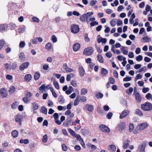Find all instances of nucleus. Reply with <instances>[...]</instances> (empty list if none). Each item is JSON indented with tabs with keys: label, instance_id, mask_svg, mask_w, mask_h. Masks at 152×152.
Wrapping results in <instances>:
<instances>
[{
	"label": "nucleus",
	"instance_id": "1",
	"mask_svg": "<svg viewBox=\"0 0 152 152\" xmlns=\"http://www.w3.org/2000/svg\"><path fill=\"white\" fill-rule=\"evenodd\" d=\"M55 122L58 125H60L61 124L62 122L65 120V117L62 116L60 118V121L58 119V114L57 113H55L53 115Z\"/></svg>",
	"mask_w": 152,
	"mask_h": 152
},
{
	"label": "nucleus",
	"instance_id": "52",
	"mask_svg": "<svg viewBox=\"0 0 152 152\" xmlns=\"http://www.w3.org/2000/svg\"><path fill=\"white\" fill-rule=\"evenodd\" d=\"M26 45V43L24 41H21L19 44V46L20 48H24Z\"/></svg>",
	"mask_w": 152,
	"mask_h": 152
},
{
	"label": "nucleus",
	"instance_id": "41",
	"mask_svg": "<svg viewBox=\"0 0 152 152\" xmlns=\"http://www.w3.org/2000/svg\"><path fill=\"white\" fill-rule=\"evenodd\" d=\"M87 13L83 15L80 17V20L83 22L85 21V18L86 20V16Z\"/></svg>",
	"mask_w": 152,
	"mask_h": 152
},
{
	"label": "nucleus",
	"instance_id": "31",
	"mask_svg": "<svg viewBox=\"0 0 152 152\" xmlns=\"http://www.w3.org/2000/svg\"><path fill=\"white\" fill-rule=\"evenodd\" d=\"M45 48L46 49L50 50L52 48V45L50 42H48L45 45Z\"/></svg>",
	"mask_w": 152,
	"mask_h": 152
},
{
	"label": "nucleus",
	"instance_id": "56",
	"mask_svg": "<svg viewBox=\"0 0 152 152\" xmlns=\"http://www.w3.org/2000/svg\"><path fill=\"white\" fill-rule=\"evenodd\" d=\"M6 78L7 80H10L13 79V77L12 75H7Z\"/></svg>",
	"mask_w": 152,
	"mask_h": 152
},
{
	"label": "nucleus",
	"instance_id": "19",
	"mask_svg": "<svg viewBox=\"0 0 152 152\" xmlns=\"http://www.w3.org/2000/svg\"><path fill=\"white\" fill-rule=\"evenodd\" d=\"M130 142V141L128 139L126 140L124 143L123 148L125 149L127 148Z\"/></svg>",
	"mask_w": 152,
	"mask_h": 152
},
{
	"label": "nucleus",
	"instance_id": "57",
	"mask_svg": "<svg viewBox=\"0 0 152 152\" xmlns=\"http://www.w3.org/2000/svg\"><path fill=\"white\" fill-rule=\"evenodd\" d=\"M98 24V22H97L96 21H94L90 23V25L91 26H94L95 25H97Z\"/></svg>",
	"mask_w": 152,
	"mask_h": 152
},
{
	"label": "nucleus",
	"instance_id": "48",
	"mask_svg": "<svg viewBox=\"0 0 152 152\" xmlns=\"http://www.w3.org/2000/svg\"><path fill=\"white\" fill-rule=\"evenodd\" d=\"M48 140V136L47 134L45 135L43 137L42 139V141L44 143H46Z\"/></svg>",
	"mask_w": 152,
	"mask_h": 152
},
{
	"label": "nucleus",
	"instance_id": "17",
	"mask_svg": "<svg viewBox=\"0 0 152 152\" xmlns=\"http://www.w3.org/2000/svg\"><path fill=\"white\" fill-rule=\"evenodd\" d=\"M32 76L30 74H27L25 75L24 77V80L26 82H29L31 79Z\"/></svg>",
	"mask_w": 152,
	"mask_h": 152
},
{
	"label": "nucleus",
	"instance_id": "44",
	"mask_svg": "<svg viewBox=\"0 0 152 152\" xmlns=\"http://www.w3.org/2000/svg\"><path fill=\"white\" fill-rule=\"evenodd\" d=\"M105 55L108 58H110L112 57L113 54L110 51H108L105 53Z\"/></svg>",
	"mask_w": 152,
	"mask_h": 152
},
{
	"label": "nucleus",
	"instance_id": "2",
	"mask_svg": "<svg viewBox=\"0 0 152 152\" xmlns=\"http://www.w3.org/2000/svg\"><path fill=\"white\" fill-rule=\"evenodd\" d=\"M142 109L145 111H150L152 109V105L151 103L146 102L141 105Z\"/></svg>",
	"mask_w": 152,
	"mask_h": 152
},
{
	"label": "nucleus",
	"instance_id": "24",
	"mask_svg": "<svg viewBox=\"0 0 152 152\" xmlns=\"http://www.w3.org/2000/svg\"><path fill=\"white\" fill-rule=\"evenodd\" d=\"M79 73L81 76H83L85 73V71L84 68L82 67H80L79 68Z\"/></svg>",
	"mask_w": 152,
	"mask_h": 152
},
{
	"label": "nucleus",
	"instance_id": "40",
	"mask_svg": "<svg viewBox=\"0 0 152 152\" xmlns=\"http://www.w3.org/2000/svg\"><path fill=\"white\" fill-rule=\"evenodd\" d=\"M133 88L132 87H130L129 89L126 91V92L128 95H131L133 91Z\"/></svg>",
	"mask_w": 152,
	"mask_h": 152
},
{
	"label": "nucleus",
	"instance_id": "37",
	"mask_svg": "<svg viewBox=\"0 0 152 152\" xmlns=\"http://www.w3.org/2000/svg\"><path fill=\"white\" fill-rule=\"evenodd\" d=\"M135 113L137 115L140 116H142L143 115V113L142 112H141V111L138 109H137L135 110Z\"/></svg>",
	"mask_w": 152,
	"mask_h": 152
},
{
	"label": "nucleus",
	"instance_id": "4",
	"mask_svg": "<svg viewBox=\"0 0 152 152\" xmlns=\"http://www.w3.org/2000/svg\"><path fill=\"white\" fill-rule=\"evenodd\" d=\"M94 12H88L87 13V17L86 21L88 23H89L91 22L94 21L95 19L94 17H92L91 15H93Z\"/></svg>",
	"mask_w": 152,
	"mask_h": 152
},
{
	"label": "nucleus",
	"instance_id": "36",
	"mask_svg": "<svg viewBox=\"0 0 152 152\" xmlns=\"http://www.w3.org/2000/svg\"><path fill=\"white\" fill-rule=\"evenodd\" d=\"M18 132L16 130L12 131V135L14 137H17L18 135Z\"/></svg>",
	"mask_w": 152,
	"mask_h": 152
},
{
	"label": "nucleus",
	"instance_id": "38",
	"mask_svg": "<svg viewBox=\"0 0 152 152\" xmlns=\"http://www.w3.org/2000/svg\"><path fill=\"white\" fill-rule=\"evenodd\" d=\"M41 112L43 114L46 115L48 113L47 109L45 107H43L41 109Z\"/></svg>",
	"mask_w": 152,
	"mask_h": 152
},
{
	"label": "nucleus",
	"instance_id": "60",
	"mask_svg": "<svg viewBox=\"0 0 152 152\" xmlns=\"http://www.w3.org/2000/svg\"><path fill=\"white\" fill-rule=\"evenodd\" d=\"M149 90V88H143L142 89V92L144 93H146Z\"/></svg>",
	"mask_w": 152,
	"mask_h": 152
},
{
	"label": "nucleus",
	"instance_id": "27",
	"mask_svg": "<svg viewBox=\"0 0 152 152\" xmlns=\"http://www.w3.org/2000/svg\"><path fill=\"white\" fill-rule=\"evenodd\" d=\"M32 109L33 110H37L39 107V106L38 104L35 102L33 103L32 104Z\"/></svg>",
	"mask_w": 152,
	"mask_h": 152
},
{
	"label": "nucleus",
	"instance_id": "49",
	"mask_svg": "<svg viewBox=\"0 0 152 152\" xmlns=\"http://www.w3.org/2000/svg\"><path fill=\"white\" fill-rule=\"evenodd\" d=\"M145 98L148 100L151 99L152 100V94H151L150 93L147 94L145 95Z\"/></svg>",
	"mask_w": 152,
	"mask_h": 152
},
{
	"label": "nucleus",
	"instance_id": "29",
	"mask_svg": "<svg viewBox=\"0 0 152 152\" xmlns=\"http://www.w3.org/2000/svg\"><path fill=\"white\" fill-rule=\"evenodd\" d=\"M19 59L21 61L23 60L25 58V56L24 53L22 52L19 53Z\"/></svg>",
	"mask_w": 152,
	"mask_h": 152
},
{
	"label": "nucleus",
	"instance_id": "59",
	"mask_svg": "<svg viewBox=\"0 0 152 152\" xmlns=\"http://www.w3.org/2000/svg\"><path fill=\"white\" fill-rule=\"evenodd\" d=\"M80 142V143L82 146L84 148H85L86 147L85 143L83 141V139L81 140L80 141H79Z\"/></svg>",
	"mask_w": 152,
	"mask_h": 152
},
{
	"label": "nucleus",
	"instance_id": "32",
	"mask_svg": "<svg viewBox=\"0 0 152 152\" xmlns=\"http://www.w3.org/2000/svg\"><path fill=\"white\" fill-rule=\"evenodd\" d=\"M117 23V20L116 19H113L110 22L111 25L113 26H114Z\"/></svg>",
	"mask_w": 152,
	"mask_h": 152
},
{
	"label": "nucleus",
	"instance_id": "12",
	"mask_svg": "<svg viewBox=\"0 0 152 152\" xmlns=\"http://www.w3.org/2000/svg\"><path fill=\"white\" fill-rule=\"evenodd\" d=\"M129 111L128 110L124 111L120 116L121 119H123L129 114Z\"/></svg>",
	"mask_w": 152,
	"mask_h": 152
},
{
	"label": "nucleus",
	"instance_id": "8",
	"mask_svg": "<svg viewBox=\"0 0 152 152\" xmlns=\"http://www.w3.org/2000/svg\"><path fill=\"white\" fill-rule=\"evenodd\" d=\"M100 129L102 131L105 133H109L110 130V129L106 126L102 124L100 125L99 127Z\"/></svg>",
	"mask_w": 152,
	"mask_h": 152
},
{
	"label": "nucleus",
	"instance_id": "45",
	"mask_svg": "<svg viewBox=\"0 0 152 152\" xmlns=\"http://www.w3.org/2000/svg\"><path fill=\"white\" fill-rule=\"evenodd\" d=\"M20 142L21 143H24L26 144L29 143V141L28 139L20 140Z\"/></svg>",
	"mask_w": 152,
	"mask_h": 152
},
{
	"label": "nucleus",
	"instance_id": "23",
	"mask_svg": "<svg viewBox=\"0 0 152 152\" xmlns=\"http://www.w3.org/2000/svg\"><path fill=\"white\" fill-rule=\"evenodd\" d=\"M19 104V102L18 101H15V102H14L11 105L12 108L13 109H16L17 107Z\"/></svg>",
	"mask_w": 152,
	"mask_h": 152
},
{
	"label": "nucleus",
	"instance_id": "7",
	"mask_svg": "<svg viewBox=\"0 0 152 152\" xmlns=\"http://www.w3.org/2000/svg\"><path fill=\"white\" fill-rule=\"evenodd\" d=\"M71 31L73 33H77L80 30V28L77 25L74 24L71 26Z\"/></svg>",
	"mask_w": 152,
	"mask_h": 152
},
{
	"label": "nucleus",
	"instance_id": "35",
	"mask_svg": "<svg viewBox=\"0 0 152 152\" xmlns=\"http://www.w3.org/2000/svg\"><path fill=\"white\" fill-rule=\"evenodd\" d=\"M17 64L15 62H14L12 65H11V70H15L16 69L17 67Z\"/></svg>",
	"mask_w": 152,
	"mask_h": 152
},
{
	"label": "nucleus",
	"instance_id": "16",
	"mask_svg": "<svg viewBox=\"0 0 152 152\" xmlns=\"http://www.w3.org/2000/svg\"><path fill=\"white\" fill-rule=\"evenodd\" d=\"M80 47V45L79 43H77L75 44L73 46V48L74 51H77Z\"/></svg>",
	"mask_w": 152,
	"mask_h": 152
},
{
	"label": "nucleus",
	"instance_id": "9",
	"mask_svg": "<svg viewBox=\"0 0 152 152\" xmlns=\"http://www.w3.org/2000/svg\"><path fill=\"white\" fill-rule=\"evenodd\" d=\"M126 127V123L124 122H121L118 126V128L120 131H122L124 130Z\"/></svg>",
	"mask_w": 152,
	"mask_h": 152
},
{
	"label": "nucleus",
	"instance_id": "18",
	"mask_svg": "<svg viewBox=\"0 0 152 152\" xmlns=\"http://www.w3.org/2000/svg\"><path fill=\"white\" fill-rule=\"evenodd\" d=\"M16 89L15 86H11L9 90V94L10 95H12L15 93Z\"/></svg>",
	"mask_w": 152,
	"mask_h": 152
},
{
	"label": "nucleus",
	"instance_id": "46",
	"mask_svg": "<svg viewBox=\"0 0 152 152\" xmlns=\"http://www.w3.org/2000/svg\"><path fill=\"white\" fill-rule=\"evenodd\" d=\"M64 69L65 71L67 72H72L74 71V70L72 69L69 68L67 66H66L65 67Z\"/></svg>",
	"mask_w": 152,
	"mask_h": 152
},
{
	"label": "nucleus",
	"instance_id": "58",
	"mask_svg": "<svg viewBox=\"0 0 152 152\" xmlns=\"http://www.w3.org/2000/svg\"><path fill=\"white\" fill-rule=\"evenodd\" d=\"M80 101L79 100V99L78 98H77L76 99L74 102V106H76L78 105L79 104Z\"/></svg>",
	"mask_w": 152,
	"mask_h": 152
},
{
	"label": "nucleus",
	"instance_id": "47",
	"mask_svg": "<svg viewBox=\"0 0 152 152\" xmlns=\"http://www.w3.org/2000/svg\"><path fill=\"white\" fill-rule=\"evenodd\" d=\"M95 96L98 99L102 98L103 97V95L101 93H97L95 94Z\"/></svg>",
	"mask_w": 152,
	"mask_h": 152
},
{
	"label": "nucleus",
	"instance_id": "5",
	"mask_svg": "<svg viewBox=\"0 0 152 152\" xmlns=\"http://www.w3.org/2000/svg\"><path fill=\"white\" fill-rule=\"evenodd\" d=\"M93 49L91 47H89L84 50L83 53L86 56H90L93 54Z\"/></svg>",
	"mask_w": 152,
	"mask_h": 152
},
{
	"label": "nucleus",
	"instance_id": "53",
	"mask_svg": "<svg viewBox=\"0 0 152 152\" xmlns=\"http://www.w3.org/2000/svg\"><path fill=\"white\" fill-rule=\"evenodd\" d=\"M143 59L142 56L140 55H139L136 58V60L138 61H141Z\"/></svg>",
	"mask_w": 152,
	"mask_h": 152
},
{
	"label": "nucleus",
	"instance_id": "10",
	"mask_svg": "<svg viewBox=\"0 0 152 152\" xmlns=\"http://www.w3.org/2000/svg\"><path fill=\"white\" fill-rule=\"evenodd\" d=\"M29 63L28 62H26L23 63L19 66L20 70L22 71L24 70L29 66Z\"/></svg>",
	"mask_w": 152,
	"mask_h": 152
},
{
	"label": "nucleus",
	"instance_id": "34",
	"mask_svg": "<svg viewBox=\"0 0 152 152\" xmlns=\"http://www.w3.org/2000/svg\"><path fill=\"white\" fill-rule=\"evenodd\" d=\"M49 89H50V91H51L53 96L55 98H56L58 96L55 92L53 88H49Z\"/></svg>",
	"mask_w": 152,
	"mask_h": 152
},
{
	"label": "nucleus",
	"instance_id": "51",
	"mask_svg": "<svg viewBox=\"0 0 152 152\" xmlns=\"http://www.w3.org/2000/svg\"><path fill=\"white\" fill-rule=\"evenodd\" d=\"M68 131L69 132L70 134H71L74 137L75 135V132L70 129H68Z\"/></svg>",
	"mask_w": 152,
	"mask_h": 152
},
{
	"label": "nucleus",
	"instance_id": "54",
	"mask_svg": "<svg viewBox=\"0 0 152 152\" xmlns=\"http://www.w3.org/2000/svg\"><path fill=\"white\" fill-rule=\"evenodd\" d=\"M51 40L54 43L56 42L57 41V38L55 35L52 36Z\"/></svg>",
	"mask_w": 152,
	"mask_h": 152
},
{
	"label": "nucleus",
	"instance_id": "21",
	"mask_svg": "<svg viewBox=\"0 0 152 152\" xmlns=\"http://www.w3.org/2000/svg\"><path fill=\"white\" fill-rule=\"evenodd\" d=\"M97 60L100 63H103L104 62V59L102 56L100 54L97 56Z\"/></svg>",
	"mask_w": 152,
	"mask_h": 152
},
{
	"label": "nucleus",
	"instance_id": "11",
	"mask_svg": "<svg viewBox=\"0 0 152 152\" xmlns=\"http://www.w3.org/2000/svg\"><path fill=\"white\" fill-rule=\"evenodd\" d=\"M1 96L3 98L6 97L7 96L8 93L6 88H3L1 89Z\"/></svg>",
	"mask_w": 152,
	"mask_h": 152
},
{
	"label": "nucleus",
	"instance_id": "22",
	"mask_svg": "<svg viewBox=\"0 0 152 152\" xmlns=\"http://www.w3.org/2000/svg\"><path fill=\"white\" fill-rule=\"evenodd\" d=\"M22 119V117L20 115H18L16 116L15 117V121L16 122L19 123L20 125L21 124V122Z\"/></svg>",
	"mask_w": 152,
	"mask_h": 152
},
{
	"label": "nucleus",
	"instance_id": "6",
	"mask_svg": "<svg viewBox=\"0 0 152 152\" xmlns=\"http://www.w3.org/2000/svg\"><path fill=\"white\" fill-rule=\"evenodd\" d=\"M129 132L132 133L133 134H137L138 133L137 129H134V125L132 123L129 124Z\"/></svg>",
	"mask_w": 152,
	"mask_h": 152
},
{
	"label": "nucleus",
	"instance_id": "63",
	"mask_svg": "<svg viewBox=\"0 0 152 152\" xmlns=\"http://www.w3.org/2000/svg\"><path fill=\"white\" fill-rule=\"evenodd\" d=\"M75 137L76 139L79 140V141L83 139L81 137V136L78 134H76L74 136Z\"/></svg>",
	"mask_w": 152,
	"mask_h": 152
},
{
	"label": "nucleus",
	"instance_id": "26",
	"mask_svg": "<svg viewBox=\"0 0 152 152\" xmlns=\"http://www.w3.org/2000/svg\"><path fill=\"white\" fill-rule=\"evenodd\" d=\"M151 40V38H148L147 37H143L142 39V41L143 42H149Z\"/></svg>",
	"mask_w": 152,
	"mask_h": 152
},
{
	"label": "nucleus",
	"instance_id": "25",
	"mask_svg": "<svg viewBox=\"0 0 152 152\" xmlns=\"http://www.w3.org/2000/svg\"><path fill=\"white\" fill-rule=\"evenodd\" d=\"M108 148L110 151L114 152H115L116 149V147L113 145H109Z\"/></svg>",
	"mask_w": 152,
	"mask_h": 152
},
{
	"label": "nucleus",
	"instance_id": "13",
	"mask_svg": "<svg viewBox=\"0 0 152 152\" xmlns=\"http://www.w3.org/2000/svg\"><path fill=\"white\" fill-rule=\"evenodd\" d=\"M97 42L100 43L102 42L105 43L107 42V40L106 39L101 37L100 35H98L97 37Z\"/></svg>",
	"mask_w": 152,
	"mask_h": 152
},
{
	"label": "nucleus",
	"instance_id": "43",
	"mask_svg": "<svg viewBox=\"0 0 152 152\" xmlns=\"http://www.w3.org/2000/svg\"><path fill=\"white\" fill-rule=\"evenodd\" d=\"M53 84L55 88L57 89H59V86L58 83L55 80H54L53 81Z\"/></svg>",
	"mask_w": 152,
	"mask_h": 152
},
{
	"label": "nucleus",
	"instance_id": "61",
	"mask_svg": "<svg viewBox=\"0 0 152 152\" xmlns=\"http://www.w3.org/2000/svg\"><path fill=\"white\" fill-rule=\"evenodd\" d=\"M7 27L6 25H4L1 27V29L2 31H4L7 29Z\"/></svg>",
	"mask_w": 152,
	"mask_h": 152
},
{
	"label": "nucleus",
	"instance_id": "28",
	"mask_svg": "<svg viewBox=\"0 0 152 152\" xmlns=\"http://www.w3.org/2000/svg\"><path fill=\"white\" fill-rule=\"evenodd\" d=\"M108 73V71L107 70L104 68H102L101 70V74L104 75H106Z\"/></svg>",
	"mask_w": 152,
	"mask_h": 152
},
{
	"label": "nucleus",
	"instance_id": "64",
	"mask_svg": "<svg viewBox=\"0 0 152 152\" xmlns=\"http://www.w3.org/2000/svg\"><path fill=\"white\" fill-rule=\"evenodd\" d=\"M86 97L85 96H83L80 98V101L82 102H85L86 101Z\"/></svg>",
	"mask_w": 152,
	"mask_h": 152
},
{
	"label": "nucleus",
	"instance_id": "15",
	"mask_svg": "<svg viewBox=\"0 0 152 152\" xmlns=\"http://www.w3.org/2000/svg\"><path fill=\"white\" fill-rule=\"evenodd\" d=\"M84 108L90 112H92L93 110V107L91 105L86 104L84 106Z\"/></svg>",
	"mask_w": 152,
	"mask_h": 152
},
{
	"label": "nucleus",
	"instance_id": "50",
	"mask_svg": "<svg viewBox=\"0 0 152 152\" xmlns=\"http://www.w3.org/2000/svg\"><path fill=\"white\" fill-rule=\"evenodd\" d=\"M109 83L112 84H113L115 83V81L114 79L112 77H110L109 78Z\"/></svg>",
	"mask_w": 152,
	"mask_h": 152
},
{
	"label": "nucleus",
	"instance_id": "55",
	"mask_svg": "<svg viewBox=\"0 0 152 152\" xmlns=\"http://www.w3.org/2000/svg\"><path fill=\"white\" fill-rule=\"evenodd\" d=\"M87 92V90L85 88H83L81 90V94L85 95Z\"/></svg>",
	"mask_w": 152,
	"mask_h": 152
},
{
	"label": "nucleus",
	"instance_id": "39",
	"mask_svg": "<svg viewBox=\"0 0 152 152\" xmlns=\"http://www.w3.org/2000/svg\"><path fill=\"white\" fill-rule=\"evenodd\" d=\"M40 76V74L39 72L35 73L34 75V79L35 80H37L39 79Z\"/></svg>",
	"mask_w": 152,
	"mask_h": 152
},
{
	"label": "nucleus",
	"instance_id": "14",
	"mask_svg": "<svg viewBox=\"0 0 152 152\" xmlns=\"http://www.w3.org/2000/svg\"><path fill=\"white\" fill-rule=\"evenodd\" d=\"M134 93L135 95L136 99L137 102H140L141 101V97L139 94L136 91H134Z\"/></svg>",
	"mask_w": 152,
	"mask_h": 152
},
{
	"label": "nucleus",
	"instance_id": "62",
	"mask_svg": "<svg viewBox=\"0 0 152 152\" xmlns=\"http://www.w3.org/2000/svg\"><path fill=\"white\" fill-rule=\"evenodd\" d=\"M128 56L130 58H133L134 57V53L132 52H130L129 53Z\"/></svg>",
	"mask_w": 152,
	"mask_h": 152
},
{
	"label": "nucleus",
	"instance_id": "33",
	"mask_svg": "<svg viewBox=\"0 0 152 152\" xmlns=\"http://www.w3.org/2000/svg\"><path fill=\"white\" fill-rule=\"evenodd\" d=\"M121 51L124 55H127L128 53V51L125 47H123L121 49Z\"/></svg>",
	"mask_w": 152,
	"mask_h": 152
},
{
	"label": "nucleus",
	"instance_id": "30",
	"mask_svg": "<svg viewBox=\"0 0 152 152\" xmlns=\"http://www.w3.org/2000/svg\"><path fill=\"white\" fill-rule=\"evenodd\" d=\"M74 76V75L72 73H70L68 74L66 76V80L67 81H69L71 78H73Z\"/></svg>",
	"mask_w": 152,
	"mask_h": 152
},
{
	"label": "nucleus",
	"instance_id": "3",
	"mask_svg": "<svg viewBox=\"0 0 152 152\" xmlns=\"http://www.w3.org/2000/svg\"><path fill=\"white\" fill-rule=\"evenodd\" d=\"M148 124L147 122H144L138 124L136 126V129L138 131H141L148 128Z\"/></svg>",
	"mask_w": 152,
	"mask_h": 152
},
{
	"label": "nucleus",
	"instance_id": "42",
	"mask_svg": "<svg viewBox=\"0 0 152 152\" xmlns=\"http://www.w3.org/2000/svg\"><path fill=\"white\" fill-rule=\"evenodd\" d=\"M4 66L7 70H11V64L8 63H6L4 64Z\"/></svg>",
	"mask_w": 152,
	"mask_h": 152
},
{
	"label": "nucleus",
	"instance_id": "20",
	"mask_svg": "<svg viewBox=\"0 0 152 152\" xmlns=\"http://www.w3.org/2000/svg\"><path fill=\"white\" fill-rule=\"evenodd\" d=\"M145 146L143 145H141L138 148V151L139 152H145Z\"/></svg>",
	"mask_w": 152,
	"mask_h": 152
}]
</instances>
